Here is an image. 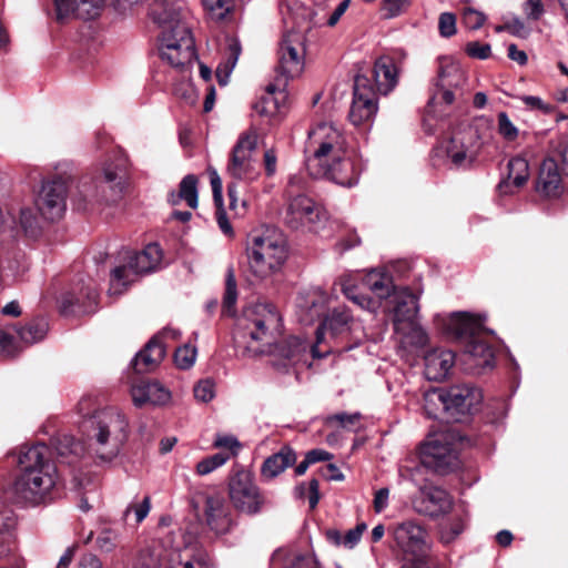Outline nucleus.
<instances>
[{
	"mask_svg": "<svg viewBox=\"0 0 568 568\" xmlns=\"http://www.w3.org/2000/svg\"><path fill=\"white\" fill-rule=\"evenodd\" d=\"M366 524L361 523L356 527L347 530L343 537L344 547L347 549H353L359 542L362 535L366 530Z\"/></svg>",
	"mask_w": 568,
	"mask_h": 568,
	"instance_id": "obj_57",
	"label": "nucleus"
},
{
	"mask_svg": "<svg viewBox=\"0 0 568 568\" xmlns=\"http://www.w3.org/2000/svg\"><path fill=\"white\" fill-rule=\"evenodd\" d=\"M81 428L87 434L90 453L100 463H111L128 439L129 423L119 409L108 407L85 419Z\"/></svg>",
	"mask_w": 568,
	"mask_h": 568,
	"instance_id": "obj_5",
	"label": "nucleus"
},
{
	"mask_svg": "<svg viewBox=\"0 0 568 568\" xmlns=\"http://www.w3.org/2000/svg\"><path fill=\"white\" fill-rule=\"evenodd\" d=\"M159 54L163 62L183 70L196 58L195 43L187 24H174L161 31Z\"/></svg>",
	"mask_w": 568,
	"mask_h": 568,
	"instance_id": "obj_9",
	"label": "nucleus"
},
{
	"mask_svg": "<svg viewBox=\"0 0 568 568\" xmlns=\"http://www.w3.org/2000/svg\"><path fill=\"white\" fill-rule=\"evenodd\" d=\"M69 186L64 179L55 178L42 184L37 196V210L48 221L60 220L67 209Z\"/></svg>",
	"mask_w": 568,
	"mask_h": 568,
	"instance_id": "obj_18",
	"label": "nucleus"
},
{
	"mask_svg": "<svg viewBox=\"0 0 568 568\" xmlns=\"http://www.w3.org/2000/svg\"><path fill=\"white\" fill-rule=\"evenodd\" d=\"M481 322L479 318L466 312L454 313L445 324L447 333L469 341L480 331Z\"/></svg>",
	"mask_w": 568,
	"mask_h": 568,
	"instance_id": "obj_36",
	"label": "nucleus"
},
{
	"mask_svg": "<svg viewBox=\"0 0 568 568\" xmlns=\"http://www.w3.org/2000/svg\"><path fill=\"white\" fill-rule=\"evenodd\" d=\"M284 470V450L281 449L276 454L265 459L261 467V475L264 479L271 480L277 477Z\"/></svg>",
	"mask_w": 568,
	"mask_h": 568,
	"instance_id": "obj_47",
	"label": "nucleus"
},
{
	"mask_svg": "<svg viewBox=\"0 0 568 568\" xmlns=\"http://www.w3.org/2000/svg\"><path fill=\"white\" fill-rule=\"evenodd\" d=\"M445 413L455 420L460 422L464 416L470 414L481 402V392L469 385H454L444 388Z\"/></svg>",
	"mask_w": 568,
	"mask_h": 568,
	"instance_id": "obj_21",
	"label": "nucleus"
},
{
	"mask_svg": "<svg viewBox=\"0 0 568 568\" xmlns=\"http://www.w3.org/2000/svg\"><path fill=\"white\" fill-rule=\"evenodd\" d=\"M555 153L561 162L564 173L568 176V138H562L558 141Z\"/></svg>",
	"mask_w": 568,
	"mask_h": 568,
	"instance_id": "obj_63",
	"label": "nucleus"
},
{
	"mask_svg": "<svg viewBox=\"0 0 568 568\" xmlns=\"http://www.w3.org/2000/svg\"><path fill=\"white\" fill-rule=\"evenodd\" d=\"M229 497L241 513L257 514L264 505V497L253 480L250 471L241 469L229 481Z\"/></svg>",
	"mask_w": 568,
	"mask_h": 568,
	"instance_id": "obj_16",
	"label": "nucleus"
},
{
	"mask_svg": "<svg viewBox=\"0 0 568 568\" xmlns=\"http://www.w3.org/2000/svg\"><path fill=\"white\" fill-rule=\"evenodd\" d=\"M495 355L493 348L481 338L480 332L467 341L464 351V363L467 368L476 373L494 366Z\"/></svg>",
	"mask_w": 568,
	"mask_h": 568,
	"instance_id": "obj_28",
	"label": "nucleus"
},
{
	"mask_svg": "<svg viewBox=\"0 0 568 568\" xmlns=\"http://www.w3.org/2000/svg\"><path fill=\"white\" fill-rule=\"evenodd\" d=\"M196 358V348L190 345L179 347L174 353V362L181 369L192 367Z\"/></svg>",
	"mask_w": 568,
	"mask_h": 568,
	"instance_id": "obj_51",
	"label": "nucleus"
},
{
	"mask_svg": "<svg viewBox=\"0 0 568 568\" xmlns=\"http://www.w3.org/2000/svg\"><path fill=\"white\" fill-rule=\"evenodd\" d=\"M437 63L435 90L428 102L430 108L439 104L450 105L455 99L453 89L462 85L465 81L464 72L454 58L439 57Z\"/></svg>",
	"mask_w": 568,
	"mask_h": 568,
	"instance_id": "obj_17",
	"label": "nucleus"
},
{
	"mask_svg": "<svg viewBox=\"0 0 568 568\" xmlns=\"http://www.w3.org/2000/svg\"><path fill=\"white\" fill-rule=\"evenodd\" d=\"M193 393L197 402L207 403L215 396V384L210 378L202 379L195 384Z\"/></svg>",
	"mask_w": 568,
	"mask_h": 568,
	"instance_id": "obj_53",
	"label": "nucleus"
},
{
	"mask_svg": "<svg viewBox=\"0 0 568 568\" xmlns=\"http://www.w3.org/2000/svg\"><path fill=\"white\" fill-rule=\"evenodd\" d=\"M242 53V47L237 39L230 38L223 58L215 70V77L221 87L229 83L230 75L233 72L239 58Z\"/></svg>",
	"mask_w": 568,
	"mask_h": 568,
	"instance_id": "obj_40",
	"label": "nucleus"
},
{
	"mask_svg": "<svg viewBox=\"0 0 568 568\" xmlns=\"http://www.w3.org/2000/svg\"><path fill=\"white\" fill-rule=\"evenodd\" d=\"M439 34L444 38H450L456 33V17L450 12H443L438 19Z\"/></svg>",
	"mask_w": 568,
	"mask_h": 568,
	"instance_id": "obj_54",
	"label": "nucleus"
},
{
	"mask_svg": "<svg viewBox=\"0 0 568 568\" xmlns=\"http://www.w3.org/2000/svg\"><path fill=\"white\" fill-rule=\"evenodd\" d=\"M498 131L499 133L509 141H513L518 135V129L510 121L506 112L498 114Z\"/></svg>",
	"mask_w": 568,
	"mask_h": 568,
	"instance_id": "obj_55",
	"label": "nucleus"
},
{
	"mask_svg": "<svg viewBox=\"0 0 568 568\" xmlns=\"http://www.w3.org/2000/svg\"><path fill=\"white\" fill-rule=\"evenodd\" d=\"M116 537L113 530L105 529L98 536L97 545L103 551H111L115 547Z\"/></svg>",
	"mask_w": 568,
	"mask_h": 568,
	"instance_id": "obj_61",
	"label": "nucleus"
},
{
	"mask_svg": "<svg viewBox=\"0 0 568 568\" xmlns=\"http://www.w3.org/2000/svg\"><path fill=\"white\" fill-rule=\"evenodd\" d=\"M162 261V251L155 243L141 252H125L123 262L115 266L110 277V295H121L140 275L158 270Z\"/></svg>",
	"mask_w": 568,
	"mask_h": 568,
	"instance_id": "obj_8",
	"label": "nucleus"
},
{
	"mask_svg": "<svg viewBox=\"0 0 568 568\" xmlns=\"http://www.w3.org/2000/svg\"><path fill=\"white\" fill-rule=\"evenodd\" d=\"M356 325V321L349 308L345 305H338L332 308L324 317L322 324L316 329V343L324 342L325 334L332 337L351 332Z\"/></svg>",
	"mask_w": 568,
	"mask_h": 568,
	"instance_id": "obj_26",
	"label": "nucleus"
},
{
	"mask_svg": "<svg viewBox=\"0 0 568 568\" xmlns=\"http://www.w3.org/2000/svg\"><path fill=\"white\" fill-rule=\"evenodd\" d=\"M233 342L237 356L264 357L266 365L278 372L284 367L282 315L272 304L244 307L235 322Z\"/></svg>",
	"mask_w": 568,
	"mask_h": 568,
	"instance_id": "obj_1",
	"label": "nucleus"
},
{
	"mask_svg": "<svg viewBox=\"0 0 568 568\" xmlns=\"http://www.w3.org/2000/svg\"><path fill=\"white\" fill-rule=\"evenodd\" d=\"M373 78L377 92L388 94L397 83V69L394 60L389 57L377 59L374 64Z\"/></svg>",
	"mask_w": 568,
	"mask_h": 568,
	"instance_id": "obj_38",
	"label": "nucleus"
},
{
	"mask_svg": "<svg viewBox=\"0 0 568 568\" xmlns=\"http://www.w3.org/2000/svg\"><path fill=\"white\" fill-rule=\"evenodd\" d=\"M425 376L429 381L444 379L455 363V355L449 349L435 348L426 353Z\"/></svg>",
	"mask_w": 568,
	"mask_h": 568,
	"instance_id": "obj_33",
	"label": "nucleus"
},
{
	"mask_svg": "<svg viewBox=\"0 0 568 568\" xmlns=\"http://www.w3.org/2000/svg\"><path fill=\"white\" fill-rule=\"evenodd\" d=\"M184 200L191 209H196L199 204L197 179L193 174L184 176L180 183L178 192H171L169 202L178 205Z\"/></svg>",
	"mask_w": 568,
	"mask_h": 568,
	"instance_id": "obj_41",
	"label": "nucleus"
},
{
	"mask_svg": "<svg viewBox=\"0 0 568 568\" xmlns=\"http://www.w3.org/2000/svg\"><path fill=\"white\" fill-rule=\"evenodd\" d=\"M476 132L468 128L455 132L435 149V156L445 158L454 168H468L477 156Z\"/></svg>",
	"mask_w": 568,
	"mask_h": 568,
	"instance_id": "obj_15",
	"label": "nucleus"
},
{
	"mask_svg": "<svg viewBox=\"0 0 568 568\" xmlns=\"http://www.w3.org/2000/svg\"><path fill=\"white\" fill-rule=\"evenodd\" d=\"M257 148V133L250 130L240 134L232 149L226 166L227 174L240 181H252L258 175L255 152Z\"/></svg>",
	"mask_w": 568,
	"mask_h": 568,
	"instance_id": "obj_11",
	"label": "nucleus"
},
{
	"mask_svg": "<svg viewBox=\"0 0 568 568\" xmlns=\"http://www.w3.org/2000/svg\"><path fill=\"white\" fill-rule=\"evenodd\" d=\"M519 100L530 110H539L547 114L552 111V106L544 102L539 97L535 95H521Z\"/></svg>",
	"mask_w": 568,
	"mask_h": 568,
	"instance_id": "obj_59",
	"label": "nucleus"
},
{
	"mask_svg": "<svg viewBox=\"0 0 568 568\" xmlns=\"http://www.w3.org/2000/svg\"><path fill=\"white\" fill-rule=\"evenodd\" d=\"M392 536L398 549L417 562L423 561L432 548L426 526L417 520L409 519L395 525Z\"/></svg>",
	"mask_w": 568,
	"mask_h": 568,
	"instance_id": "obj_12",
	"label": "nucleus"
},
{
	"mask_svg": "<svg viewBox=\"0 0 568 568\" xmlns=\"http://www.w3.org/2000/svg\"><path fill=\"white\" fill-rule=\"evenodd\" d=\"M168 564L169 568H211L207 554L191 546L170 551Z\"/></svg>",
	"mask_w": 568,
	"mask_h": 568,
	"instance_id": "obj_35",
	"label": "nucleus"
},
{
	"mask_svg": "<svg viewBox=\"0 0 568 568\" xmlns=\"http://www.w3.org/2000/svg\"><path fill=\"white\" fill-rule=\"evenodd\" d=\"M294 494H295L296 498H300V499L306 497L308 499L310 508L314 509L317 506L318 500H320L318 480L312 479L308 483V485H306L304 483L300 484L295 488Z\"/></svg>",
	"mask_w": 568,
	"mask_h": 568,
	"instance_id": "obj_49",
	"label": "nucleus"
},
{
	"mask_svg": "<svg viewBox=\"0 0 568 568\" xmlns=\"http://www.w3.org/2000/svg\"><path fill=\"white\" fill-rule=\"evenodd\" d=\"M165 349L166 345L159 343V338H151L133 358V369L139 374L152 372L164 358Z\"/></svg>",
	"mask_w": 568,
	"mask_h": 568,
	"instance_id": "obj_34",
	"label": "nucleus"
},
{
	"mask_svg": "<svg viewBox=\"0 0 568 568\" xmlns=\"http://www.w3.org/2000/svg\"><path fill=\"white\" fill-rule=\"evenodd\" d=\"M21 471L14 480L16 498L24 504L37 506L51 499L57 485V469L51 462L47 445L37 444L21 452Z\"/></svg>",
	"mask_w": 568,
	"mask_h": 568,
	"instance_id": "obj_3",
	"label": "nucleus"
},
{
	"mask_svg": "<svg viewBox=\"0 0 568 568\" xmlns=\"http://www.w3.org/2000/svg\"><path fill=\"white\" fill-rule=\"evenodd\" d=\"M247 266L257 280L280 273L284 266V232L273 225H265L253 232L246 243Z\"/></svg>",
	"mask_w": 568,
	"mask_h": 568,
	"instance_id": "obj_6",
	"label": "nucleus"
},
{
	"mask_svg": "<svg viewBox=\"0 0 568 568\" xmlns=\"http://www.w3.org/2000/svg\"><path fill=\"white\" fill-rule=\"evenodd\" d=\"M390 297V302L394 304L392 310L394 326L399 325V327H403V325H407V321L417 317L419 310L418 295L405 287L395 291Z\"/></svg>",
	"mask_w": 568,
	"mask_h": 568,
	"instance_id": "obj_30",
	"label": "nucleus"
},
{
	"mask_svg": "<svg viewBox=\"0 0 568 568\" xmlns=\"http://www.w3.org/2000/svg\"><path fill=\"white\" fill-rule=\"evenodd\" d=\"M78 413L80 416H82L81 424L92 417L97 412H101L102 409H97V403L95 399L91 396H84L82 397L78 403Z\"/></svg>",
	"mask_w": 568,
	"mask_h": 568,
	"instance_id": "obj_56",
	"label": "nucleus"
},
{
	"mask_svg": "<svg viewBox=\"0 0 568 568\" xmlns=\"http://www.w3.org/2000/svg\"><path fill=\"white\" fill-rule=\"evenodd\" d=\"M523 11L527 19L537 21L544 13L541 0H526L523 3Z\"/></svg>",
	"mask_w": 568,
	"mask_h": 568,
	"instance_id": "obj_58",
	"label": "nucleus"
},
{
	"mask_svg": "<svg viewBox=\"0 0 568 568\" xmlns=\"http://www.w3.org/2000/svg\"><path fill=\"white\" fill-rule=\"evenodd\" d=\"M407 322V325H403V327H399V325L394 326L396 333L399 334L406 343L413 346H425L427 344L428 336L425 329L417 322V317Z\"/></svg>",
	"mask_w": 568,
	"mask_h": 568,
	"instance_id": "obj_42",
	"label": "nucleus"
},
{
	"mask_svg": "<svg viewBox=\"0 0 568 568\" xmlns=\"http://www.w3.org/2000/svg\"><path fill=\"white\" fill-rule=\"evenodd\" d=\"M419 491L420 497L414 501L417 513L435 518L452 510L453 498L445 489L425 485L419 487Z\"/></svg>",
	"mask_w": 568,
	"mask_h": 568,
	"instance_id": "obj_24",
	"label": "nucleus"
},
{
	"mask_svg": "<svg viewBox=\"0 0 568 568\" xmlns=\"http://www.w3.org/2000/svg\"><path fill=\"white\" fill-rule=\"evenodd\" d=\"M98 298L99 294L91 281L78 283L60 296L58 306L60 313L67 316L90 314L95 312Z\"/></svg>",
	"mask_w": 568,
	"mask_h": 568,
	"instance_id": "obj_20",
	"label": "nucleus"
},
{
	"mask_svg": "<svg viewBox=\"0 0 568 568\" xmlns=\"http://www.w3.org/2000/svg\"><path fill=\"white\" fill-rule=\"evenodd\" d=\"M328 301V295L321 288H313L300 294L296 302L298 322L303 325L313 324L321 317Z\"/></svg>",
	"mask_w": 568,
	"mask_h": 568,
	"instance_id": "obj_27",
	"label": "nucleus"
},
{
	"mask_svg": "<svg viewBox=\"0 0 568 568\" xmlns=\"http://www.w3.org/2000/svg\"><path fill=\"white\" fill-rule=\"evenodd\" d=\"M408 6V0H384L383 11L386 18H394L400 14Z\"/></svg>",
	"mask_w": 568,
	"mask_h": 568,
	"instance_id": "obj_60",
	"label": "nucleus"
},
{
	"mask_svg": "<svg viewBox=\"0 0 568 568\" xmlns=\"http://www.w3.org/2000/svg\"><path fill=\"white\" fill-rule=\"evenodd\" d=\"M444 388H434L424 395V409L429 417L437 418L440 412H445Z\"/></svg>",
	"mask_w": 568,
	"mask_h": 568,
	"instance_id": "obj_45",
	"label": "nucleus"
},
{
	"mask_svg": "<svg viewBox=\"0 0 568 568\" xmlns=\"http://www.w3.org/2000/svg\"><path fill=\"white\" fill-rule=\"evenodd\" d=\"M0 231L21 232L28 237H37L41 232V224L30 204L10 201L0 206Z\"/></svg>",
	"mask_w": 568,
	"mask_h": 568,
	"instance_id": "obj_14",
	"label": "nucleus"
},
{
	"mask_svg": "<svg viewBox=\"0 0 568 568\" xmlns=\"http://www.w3.org/2000/svg\"><path fill=\"white\" fill-rule=\"evenodd\" d=\"M274 82L266 85L264 93L252 105L253 110L267 123L275 124L282 120L281 103L284 101L283 94V57L278 58V65L275 69Z\"/></svg>",
	"mask_w": 568,
	"mask_h": 568,
	"instance_id": "obj_19",
	"label": "nucleus"
},
{
	"mask_svg": "<svg viewBox=\"0 0 568 568\" xmlns=\"http://www.w3.org/2000/svg\"><path fill=\"white\" fill-rule=\"evenodd\" d=\"M486 20L487 18L485 13L474 9L473 7L465 6L462 9V21L464 26L470 30L480 29Z\"/></svg>",
	"mask_w": 568,
	"mask_h": 568,
	"instance_id": "obj_50",
	"label": "nucleus"
},
{
	"mask_svg": "<svg viewBox=\"0 0 568 568\" xmlns=\"http://www.w3.org/2000/svg\"><path fill=\"white\" fill-rule=\"evenodd\" d=\"M204 516L206 525L217 535L226 534L233 527L230 509L221 495L206 497Z\"/></svg>",
	"mask_w": 568,
	"mask_h": 568,
	"instance_id": "obj_29",
	"label": "nucleus"
},
{
	"mask_svg": "<svg viewBox=\"0 0 568 568\" xmlns=\"http://www.w3.org/2000/svg\"><path fill=\"white\" fill-rule=\"evenodd\" d=\"M203 7L211 19L224 21L233 12L235 0H202Z\"/></svg>",
	"mask_w": 568,
	"mask_h": 568,
	"instance_id": "obj_44",
	"label": "nucleus"
},
{
	"mask_svg": "<svg viewBox=\"0 0 568 568\" xmlns=\"http://www.w3.org/2000/svg\"><path fill=\"white\" fill-rule=\"evenodd\" d=\"M529 164L526 159L521 156H515L507 163V175L499 183V190L501 193H511V186L521 187L529 179Z\"/></svg>",
	"mask_w": 568,
	"mask_h": 568,
	"instance_id": "obj_39",
	"label": "nucleus"
},
{
	"mask_svg": "<svg viewBox=\"0 0 568 568\" xmlns=\"http://www.w3.org/2000/svg\"><path fill=\"white\" fill-rule=\"evenodd\" d=\"M55 19L65 22L72 18L92 20L98 18L105 0H53Z\"/></svg>",
	"mask_w": 568,
	"mask_h": 568,
	"instance_id": "obj_25",
	"label": "nucleus"
},
{
	"mask_svg": "<svg viewBox=\"0 0 568 568\" xmlns=\"http://www.w3.org/2000/svg\"><path fill=\"white\" fill-rule=\"evenodd\" d=\"M536 189L548 197H556L562 193V176L555 159L547 158L541 163Z\"/></svg>",
	"mask_w": 568,
	"mask_h": 568,
	"instance_id": "obj_31",
	"label": "nucleus"
},
{
	"mask_svg": "<svg viewBox=\"0 0 568 568\" xmlns=\"http://www.w3.org/2000/svg\"><path fill=\"white\" fill-rule=\"evenodd\" d=\"M231 456L232 454L230 453H217L207 456L196 464L195 473L199 476H206L223 466L231 458Z\"/></svg>",
	"mask_w": 568,
	"mask_h": 568,
	"instance_id": "obj_46",
	"label": "nucleus"
},
{
	"mask_svg": "<svg viewBox=\"0 0 568 568\" xmlns=\"http://www.w3.org/2000/svg\"><path fill=\"white\" fill-rule=\"evenodd\" d=\"M327 222L326 212L311 197L298 194L286 207V227L318 233Z\"/></svg>",
	"mask_w": 568,
	"mask_h": 568,
	"instance_id": "obj_13",
	"label": "nucleus"
},
{
	"mask_svg": "<svg viewBox=\"0 0 568 568\" xmlns=\"http://www.w3.org/2000/svg\"><path fill=\"white\" fill-rule=\"evenodd\" d=\"M149 16L162 30L174 24H187L189 11L183 0H146Z\"/></svg>",
	"mask_w": 568,
	"mask_h": 568,
	"instance_id": "obj_23",
	"label": "nucleus"
},
{
	"mask_svg": "<svg viewBox=\"0 0 568 568\" xmlns=\"http://www.w3.org/2000/svg\"><path fill=\"white\" fill-rule=\"evenodd\" d=\"M368 79L358 75L355 79L354 97L349 110L351 122L358 126L371 121L377 112L375 91L367 87Z\"/></svg>",
	"mask_w": 568,
	"mask_h": 568,
	"instance_id": "obj_22",
	"label": "nucleus"
},
{
	"mask_svg": "<svg viewBox=\"0 0 568 568\" xmlns=\"http://www.w3.org/2000/svg\"><path fill=\"white\" fill-rule=\"evenodd\" d=\"M131 396L134 405H164L170 398V392L159 382L143 381L132 386Z\"/></svg>",
	"mask_w": 568,
	"mask_h": 568,
	"instance_id": "obj_32",
	"label": "nucleus"
},
{
	"mask_svg": "<svg viewBox=\"0 0 568 568\" xmlns=\"http://www.w3.org/2000/svg\"><path fill=\"white\" fill-rule=\"evenodd\" d=\"M362 287L371 291L375 297L358 292L357 285L349 276L342 278L343 294L354 304L371 313H376L382 305V300L390 297L395 292L390 275L376 270H372L363 277Z\"/></svg>",
	"mask_w": 568,
	"mask_h": 568,
	"instance_id": "obj_10",
	"label": "nucleus"
},
{
	"mask_svg": "<svg viewBox=\"0 0 568 568\" xmlns=\"http://www.w3.org/2000/svg\"><path fill=\"white\" fill-rule=\"evenodd\" d=\"M420 466L407 469L408 479L416 483V474L430 468L438 474H447L459 467L457 435L447 430L429 436L422 447Z\"/></svg>",
	"mask_w": 568,
	"mask_h": 568,
	"instance_id": "obj_7",
	"label": "nucleus"
},
{
	"mask_svg": "<svg viewBox=\"0 0 568 568\" xmlns=\"http://www.w3.org/2000/svg\"><path fill=\"white\" fill-rule=\"evenodd\" d=\"M306 150L311 153L306 168L312 176L348 187L357 183L346 138L333 123L323 122L313 128Z\"/></svg>",
	"mask_w": 568,
	"mask_h": 568,
	"instance_id": "obj_2",
	"label": "nucleus"
},
{
	"mask_svg": "<svg viewBox=\"0 0 568 568\" xmlns=\"http://www.w3.org/2000/svg\"><path fill=\"white\" fill-rule=\"evenodd\" d=\"M48 327V322L44 318H37L21 327L18 334L23 342L33 344L44 338Z\"/></svg>",
	"mask_w": 568,
	"mask_h": 568,
	"instance_id": "obj_43",
	"label": "nucleus"
},
{
	"mask_svg": "<svg viewBox=\"0 0 568 568\" xmlns=\"http://www.w3.org/2000/svg\"><path fill=\"white\" fill-rule=\"evenodd\" d=\"M306 69V45L303 40L286 42V82L302 79Z\"/></svg>",
	"mask_w": 568,
	"mask_h": 568,
	"instance_id": "obj_37",
	"label": "nucleus"
},
{
	"mask_svg": "<svg viewBox=\"0 0 568 568\" xmlns=\"http://www.w3.org/2000/svg\"><path fill=\"white\" fill-rule=\"evenodd\" d=\"M290 568H321L315 556L307 554L297 556L291 564Z\"/></svg>",
	"mask_w": 568,
	"mask_h": 568,
	"instance_id": "obj_64",
	"label": "nucleus"
},
{
	"mask_svg": "<svg viewBox=\"0 0 568 568\" xmlns=\"http://www.w3.org/2000/svg\"><path fill=\"white\" fill-rule=\"evenodd\" d=\"M129 160L122 153L106 159L101 168L79 187V209L116 203L128 184Z\"/></svg>",
	"mask_w": 568,
	"mask_h": 568,
	"instance_id": "obj_4",
	"label": "nucleus"
},
{
	"mask_svg": "<svg viewBox=\"0 0 568 568\" xmlns=\"http://www.w3.org/2000/svg\"><path fill=\"white\" fill-rule=\"evenodd\" d=\"M237 301V285L233 267H229L225 275V292L223 296V308L232 313Z\"/></svg>",
	"mask_w": 568,
	"mask_h": 568,
	"instance_id": "obj_48",
	"label": "nucleus"
},
{
	"mask_svg": "<svg viewBox=\"0 0 568 568\" xmlns=\"http://www.w3.org/2000/svg\"><path fill=\"white\" fill-rule=\"evenodd\" d=\"M466 52L471 58L487 59L490 55L491 50L489 44H483L474 41L467 44Z\"/></svg>",
	"mask_w": 568,
	"mask_h": 568,
	"instance_id": "obj_62",
	"label": "nucleus"
},
{
	"mask_svg": "<svg viewBox=\"0 0 568 568\" xmlns=\"http://www.w3.org/2000/svg\"><path fill=\"white\" fill-rule=\"evenodd\" d=\"M465 529V520L458 516L453 523L444 526L440 530L442 542L448 545L453 542Z\"/></svg>",
	"mask_w": 568,
	"mask_h": 568,
	"instance_id": "obj_52",
	"label": "nucleus"
}]
</instances>
